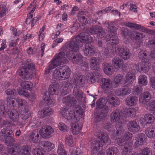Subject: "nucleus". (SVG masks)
<instances>
[{
    "mask_svg": "<svg viewBox=\"0 0 155 155\" xmlns=\"http://www.w3.org/2000/svg\"><path fill=\"white\" fill-rule=\"evenodd\" d=\"M65 142L68 145L72 146L73 143L72 136L69 135H67L65 138Z\"/></svg>",
    "mask_w": 155,
    "mask_h": 155,
    "instance_id": "obj_53",
    "label": "nucleus"
},
{
    "mask_svg": "<svg viewBox=\"0 0 155 155\" xmlns=\"http://www.w3.org/2000/svg\"><path fill=\"white\" fill-rule=\"evenodd\" d=\"M122 123L118 122L116 124V127L117 129L116 132L117 134H120L123 132L124 129L122 126Z\"/></svg>",
    "mask_w": 155,
    "mask_h": 155,
    "instance_id": "obj_48",
    "label": "nucleus"
},
{
    "mask_svg": "<svg viewBox=\"0 0 155 155\" xmlns=\"http://www.w3.org/2000/svg\"><path fill=\"white\" fill-rule=\"evenodd\" d=\"M121 110L124 114L128 116H131V114L133 113V110L130 108H123Z\"/></svg>",
    "mask_w": 155,
    "mask_h": 155,
    "instance_id": "obj_52",
    "label": "nucleus"
},
{
    "mask_svg": "<svg viewBox=\"0 0 155 155\" xmlns=\"http://www.w3.org/2000/svg\"><path fill=\"white\" fill-rule=\"evenodd\" d=\"M137 101L138 98L135 96L128 97L126 100L127 105L129 106H132L135 104Z\"/></svg>",
    "mask_w": 155,
    "mask_h": 155,
    "instance_id": "obj_31",
    "label": "nucleus"
},
{
    "mask_svg": "<svg viewBox=\"0 0 155 155\" xmlns=\"http://www.w3.org/2000/svg\"><path fill=\"white\" fill-rule=\"evenodd\" d=\"M120 25L122 26H125L130 28H134V29H147L143 27L141 25L137 24L135 23L127 22H121L120 23Z\"/></svg>",
    "mask_w": 155,
    "mask_h": 155,
    "instance_id": "obj_16",
    "label": "nucleus"
},
{
    "mask_svg": "<svg viewBox=\"0 0 155 155\" xmlns=\"http://www.w3.org/2000/svg\"><path fill=\"white\" fill-rule=\"evenodd\" d=\"M138 83L141 85H146L147 83V77L144 75L140 76L138 78Z\"/></svg>",
    "mask_w": 155,
    "mask_h": 155,
    "instance_id": "obj_37",
    "label": "nucleus"
},
{
    "mask_svg": "<svg viewBox=\"0 0 155 155\" xmlns=\"http://www.w3.org/2000/svg\"><path fill=\"white\" fill-rule=\"evenodd\" d=\"M43 146L45 147L46 150H51L54 147V145L53 143L46 141L44 142Z\"/></svg>",
    "mask_w": 155,
    "mask_h": 155,
    "instance_id": "obj_51",
    "label": "nucleus"
},
{
    "mask_svg": "<svg viewBox=\"0 0 155 155\" xmlns=\"http://www.w3.org/2000/svg\"><path fill=\"white\" fill-rule=\"evenodd\" d=\"M107 155H117L118 149L115 147H110L106 150Z\"/></svg>",
    "mask_w": 155,
    "mask_h": 155,
    "instance_id": "obj_38",
    "label": "nucleus"
},
{
    "mask_svg": "<svg viewBox=\"0 0 155 155\" xmlns=\"http://www.w3.org/2000/svg\"><path fill=\"white\" fill-rule=\"evenodd\" d=\"M131 92V90H130L129 88L127 86H124V87L122 88V95H128Z\"/></svg>",
    "mask_w": 155,
    "mask_h": 155,
    "instance_id": "obj_64",
    "label": "nucleus"
},
{
    "mask_svg": "<svg viewBox=\"0 0 155 155\" xmlns=\"http://www.w3.org/2000/svg\"><path fill=\"white\" fill-rule=\"evenodd\" d=\"M43 111L44 112V115L45 117L48 116L50 115L53 114V111H52L51 108L45 107L43 109Z\"/></svg>",
    "mask_w": 155,
    "mask_h": 155,
    "instance_id": "obj_61",
    "label": "nucleus"
},
{
    "mask_svg": "<svg viewBox=\"0 0 155 155\" xmlns=\"http://www.w3.org/2000/svg\"><path fill=\"white\" fill-rule=\"evenodd\" d=\"M16 100L15 98H13L11 97H8L6 99L7 103L10 106L14 107L15 106V101Z\"/></svg>",
    "mask_w": 155,
    "mask_h": 155,
    "instance_id": "obj_59",
    "label": "nucleus"
},
{
    "mask_svg": "<svg viewBox=\"0 0 155 155\" xmlns=\"http://www.w3.org/2000/svg\"><path fill=\"white\" fill-rule=\"evenodd\" d=\"M76 122L72 123L71 125V129L72 133L74 135L77 134H79L81 128L78 125L76 124Z\"/></svg>",
    "mask_w": 155,
    "mask_h": 155,
    "instance_id": "obj_35",
    "label": "nucleus"
},
{
    "mask_svg": "<svg viewBox=\"0 0 155 155\" xmlns=\"http://www.w3.org/2000/svg\"><path fill=\"white\" fill-rule=\"evenodd\" d=\"M74 51H70L67 52L66 53V56L70 60L72 61L73 57H74L75 55L74 54Z\"/></svg>",
    "mask_w": 155,
    "mask_h": 155,
    "instance_id": "obj_63",
    "label": "nucleus"
},
{
    "mask_svg": "<svg viewBox=\"0 0 155 155\" xmlns=\"http://www.w3.org/2000/svg\"><path fill=\"white\" fill-rule=\"evenodd\" d=\"M21 117L23 120L28 118L31 115L29 110L27 109L22 108L20 111Z\"/></svg>",
    "mask_w": 155,
    "mask_h": 155,
    "instance_id": "obj_33",
    "label": "nucleus"
},
{
    "mask_svg": "<svg viewBox=\"0 0 155 155\" xmlns=\"http://www.w3.org/2000/svg\"><path fill=\"white\" fill-rule=\"evenodd\" d=\"M119 53V56L125 60L129 59L130 58L131 53L129 49L117 47L116 50Z\"/></svg>",
    "mask_w": 155,
    "mask_h": 155,
    "instance_id": "obj_10",
    "label": "nucleus"
},
{
    "mask_svg": "<svg viewBox=\"0 0 155 155\" xmlns=\"http://www.w3.org/2000/svg\"><path fill=\"white\" fill-rule=\"evenodd\" d=\"M152 152L149 148H144L142 151L141 155H152Z\"/></svg>",
    "mask_w": 155,
    "mask_h": 155,
    "instance_id": "obj_58",
    "label": "nucleus"
},
{
    "mask_svg": "<svg viewBox=\"0 0 155 155\" xmlns=\"http://www.w3.org/2000/svg\"><path fill=\"white\" fill-rule=\"evenodd\" d=\"M23 65L18 70V73L22 78L30 80L32 77V70L35 68V66L32 61L28 60L24 62Z\"/></svg>",
    "mask_w": 155,
    "mask_h": 155,
    "instance_id": "obj_1",
    "label": "nucleus"
},
{
    "mask_svg": "<svg viewBox=\"0 0 155 155\" xmlns=\"http://www.w3.org/2000/svg\"><path fill=\"white\" fill-rule=\"evenodd\" d=\"M64 147L62 144H60L58 146L57 153L59 155H69L64 149Z\"/></svg>",
    "mask_w": 155,
    "mask_h": 155,
    "instance_id": "obj_43",
    "label": "nucleus"
},
{
    "mask_svg": "<svg viewBox=\"0 0 155 155\" xmlns=\"http://www.w3.org/2000/svg\"><path fill=\"white\" fill-rule=\"evenodd\" d=\"M31 147L28 145H24L22 147L21 154L20 155H29Z\"/></svg>",
    "mask_w": 155,
    "mask_h": 155,
    "instance_id": "obj_44",
    "label": "nucleus"
},
{
    "mask_svg": "<svg viewBox=\"0 0 155 155\" xmlns=\"http://www.w3.org/2000/svg\"><path fill=\"white\" fill-rule=\"evenodd\" d=\"M103 70L104 73L107 75H111L113 71V68H111L112 66L110 64L106 62L102 64Z\"/></svg>",
    "mask_w": 155,
    "mask_h": 155,
    "instance_id": "obj_24",
    "label": "nucleus"
},
{
    "mask_svg": "<svg viewBox=\"0 0 155 155\" xmlns=\"http://www.w3.org/2000/svg\"><path fill=\"white\" fill-rule=\"evenodd\" d=\"M151 98V95L149 92L146 91L141 94L139 98L140 103L145 104L148 102Z\"/></svg>",
    "mask_w": 155,
    "mask_h": 155,
    "instance_id": "obj_20",
    "label": "nucleus"
},
{
    "mask_svg": "<svg viewBox=\"0 0 155 155\" xmlns=\"http://www.w3.org/2000/svg\"><path fill=\"white\" fill-rule=\"evenodd\" d=\"M143 134L140 133L138 134L135 139L136 141L134 144V147L137 148L143 145L144 141H146L147 140V138Z\"/></svg>",
    "mask_w": 155,
    "mask_h": 155,
    "instance_id": "obj_11",
    "label": "nucleus"
},
{
    "mask_svg": "<svg viewBox=\"0 0 155 155\" xmlns=\"http://www.w3.org/2000/svg\"><path fill=\"white\" fill-rule=\"evenodd\" d=\"M53 128L50 126H44L39 131V133L41 137L44 138H50L51 134L53 133Z\"/></svg>",
    "mask_w": 155,
    "mask_h": 155,
    "instance_id": "obj_7",
    "label": "nucleus"
},
{
    "mask_svg": "<svg viewBox=\"0 0 155 155\" xmlns=\"http://www.w3.org/2000/svg\"><path fill=\"white\" fill-rule=\"evenodd\" d=\"M105 97L100 99L97 102V108H101L105 105L107 102Z\"/></svg>",
    "mask_w": 155,
    "mask_h": 155,
    "instance_id": "obj_40",
    "label": "nucleus"
},
{
    "mask_svg": "<svg viewBox=\"0 0 155 155\" xmlns=\"http://www.w3.org/2000/svg\"><path fill=\"white\" fill-rule=\"evenodd\" d=\"M83 47V51L86 56H91L94 55L95 53V50L93 46L91 45H85Z\"/></svg>",
    "mask_w": 155,
    "mask_h": 155,
    "instance_id": "obj_18",
    "label": "nucleus"
},
{
    "mask_svg": "<svg viewBox=\"0 0 155 155\" xmlns=\"http://www.w3.org/2000/svg\"><path fill=\"white\" fill-rule=\"evenodd\" d=\"M122 34L123 36H130L133 41L137 45H140L141 43V38L143 37L142 35L138 32L131 33L128 30H122Z\"/></svg>",
    "mask_w": 155,
    "mask_h": 155,
    "instance_id": "obj_3",
    "label": "nucleus"
},
{
    "mask_svg": "<svg viewBox=\"0 0 155 155\" xmlns=\"http://www.w3.org/2000/svg\"><path fill=\"white\" fill-rule=\"evenodd\" d=\"M73 94L80 101H81L82 99L84 98L83 97V92L80 89L79 87L77 86H75L74 87Z\"/></svg>",
    "mask_w": 155,
    "mask_h": 155,
    "instance_id": "obj_23",
    "label": "nucleus"
},
{
    "mask_svg": "<svg viewBox=\"0 0 155 155\" xmlns=\"http://www.w3.org/2000/svg\"><path fill=\"white\" fill-rule=\"evenodd\" d=\"M61 114L62 116L68 120H72L75 123L78 121L75 113L73 111H69L67 109L64 108L61 111Z\"/></svg>",
    "mask_w": 155,
    "mask_h": 155,
    "instance_id": "obj_5",
    "label": "nucleus"
},
{
    "mask_svg": "<svg viewBox=\"0 0 155 155\" xmlns=\"http://www.w3.org/2000/svg\"><path fill=\"white\" fill-rule=\"evenodd\" d=\"M6 111V105L4 103H0V113H2V116H5Z\"/></svg>",
    "mask_w": 155,
    "mask_h": 155,
    "instance_id": "obj_62",
    "label": "nucleus"
},
{
    "mask_svg": "<svg viewBox=\"0 0 155 155\" xmlns=\"http://www.w3.org/2000/svg\"><path fill=\"white\" fill-rule=\"evenodd\" d=\"M120 112L119 110H116L111 114L110 117L111 122L117 121L120 120L121 117Z\"/></svg>",
    "mask_w": 155,
    "mask_h": 155,
    "instance_id": "obj_25",
    "label": "nucleus"
},
{
    "mask_svg": "<svg viewBox=\"0 0 155 155\" xmlns=\"http://www.w3.org/2000/svg\"><path fill=\"white\" fill-rule=\"evenodd\" d=\"M104 127L106 130L110 131L111 130L112 125L111 123L107 120L103 122V123Z\"/></svg>",
    "mask_w": 155,
    "mask_h": 155,
    "instance_id": "obj_54",
    "label": "nucleus"
},
{
    "mask_svg": "<svg viewBox=\"0 0 155 155\" xmlns=\"http://www.w3.org/2000/svg\"><path fill=\"white\" fill-rule=\"evenodd\" d=\"M74 84L75 86L82 87L85 84V77L81 74L76 73L73 75Z\"/></svg>",
    "mask_w": 155,
    "mask_h": 155,
    "instance_id": "obj_6",
    "label": "nucleus"
},
{
    "mask_svg": "<svg viewBox=\"0 0 155 155\" xmlns=\"http://www.w3.org/2000/svg\"><path fill=\"white\" fill-rule=\"evenodd\" d=\"M114 30H110V32L111 34H107L106 36V39L107 41H110V42L108 43L109 45H110V48L109 49H112L113 48V45H116L119 43V40L117 39V37L115 35H112V32L114 33Z\"/></svg>",
    "mask_w": 155,
    "mask_h": 155,
    "instance_id": "obj_9",
    "label": "nucleus"
},
{
    "mask_svg": "<svg viewBox=\"0 0 155 155\" xmlns=\"http://www.w3.org/2000/svg\"><path fill=\"white\" fill-rule=\"evenodd\" d=\"M115 96L114 95H112L111 94H109L107 97H105L106 100V102L109 101L110 103L112 104L114 106H115V104H117L115 101L114 97Z\"/></svg>",
    "mask_w": 155,
    "mask_h": 155,
    "instance_id": "obj_45",
    "label": "nucleus"
},
{
    "mask_svg": "<svg viewBox=\"0 0 155 155\" xmlns=\"http://www.w3.org/2000/svg\"><path fill=\"white\" fill-rule=\"evenodd\" d=\"M63 102L69 107L72 105V104H76L77 101L74 97H71L69 96L65 97L63 100Z\"/></svg>",
    "mask_w": 155,
    "mask_h": 155,
    "instance_id": "obj_29",
    "label": "nucleus"
},
{
    "mask_svg": "<svg viewBox=\"0 0 155 155\" xmlns=\"http://www.w3.org/2000/svg\"><path fill=\"white\" fill-rule=\"evenodd\" d=\"M97 138L101 142L103 145L105 143L108 144L110 143V141L108 135L105 133L103 132H100L98 133L97 135Z\"/></svg>",
    "mask_w": 155,
    "mask_h": 155,
    "instance_id": "obj_12",
    "label": "nucleus"
},
{
    "mask_svg": "<svg viewBox=\"0 0 155 155\" xmlns=\"http://www.w3.org/2000/svg\"><path fill=\"white\" fill-rule=\"evenodd\" d=\"M103 144L101 143V142L97 138L95 141L92 142L91 146L93 147V151H96L99 149V148L103 146Z\"/></svg>",
    "mask_w": 155,
    "mask_h": 155,
    "instance_id": "obj_36",
    "label": "nucleus"
},
{
    "mask_svg": "<svg viewBox=\"0 0 155 155\" xmlns=\"http://www.w3.org/2000/svg\"><path fill=\"white\" fill-rule=\"evenodd\" d=\"M101 88L104 91L105 93L108 94L110 93L112 83L111 80L108 78H102L101 80Z\"/></svg>",
    "mask_w": 155,
    "mask_h": 155,
    "instance_id": "obj_8",
    "label": "nucleus"
},
{
    "mask_svg": "<svg viewBox=\"0 0 155 155\" xmlns=\"http://www.w3.org/2000/svg\"><path fill=\"white\" fill-rule=\"evenodd\" d=\"M72 61L74 63L78 64H81L82 63L83 57L79 54H76L73 57Z\"/></svg>",
    "mask_w": 155,
    "mask_h": 155,
    "instance_id": "obj_39",
    "label": "nucleus"
},
{
    "mask_svg": "<svg viewBox=\"0 0 155 155\" xmlns=\"http://www.w3.org/2000/svg\"><path fill=\"white\" fill-rule=\"evenodd\" d=\"M39 132L38 130L36 129L33 130L29 136L30 141L35 143H37L40 140V137L39 136Z\"/></svg>",
    "mask_w": 155,
    "mask_h": 155,
    "instance_id": "obj_14",
    "label": "nucleus"
},
{
    "mask_svg": "<svg viewBox=\"0 0 155 155\" xmlns=\"http://www.w3.org/2000/svg\"><path fill=\"white\" fill-rule=\"evenodd\" d=\"M112 65L117 70H119L122 68L124 65V61L118 57L114 58L112 60Z\"/></svg>",
    "mask_w": 155,
    "mask_h": 155,
    "instance_id": "obj_19",
    "label": "nucleus"
},
{
    "mask_svg": "<svg viewBox=\"0 0 155 155\" xmlns=\"http://www.w3.org/2000/svg\"><path fill=\"white\" fill-rule=\"evenodd\" d=\"M144 119L147 123L150 124L154 122V118L152 114H147L145 115Z\"/></svg>",
    "mask_w": 155,
    "mask_h": 155,
    "instance_id": "obj_41",
    "label": "nucleus"
},
{
    "mask_svg": "<svg viewBox=\"0 0 155 155\" xmlns=\"http://www.w3.org/2000/svg\"><path fill=\"white\" fill-rule=\"evenodd\" d=\"M105 25L107 27V29H118V27L115 22H108Z\"/></svg>",
    "mask_w": 155,
    "mask_h": 155,
    "instance_id": "obj_50",
    "label": "nucleus"
},
{
    "mask_svg": "<svg viewBox=\"0 0 155 155\" xmlns=\"http://www.w3.org/2000/svg\"><path fill=\"white\" fill-rule=\"evenodd\" d=\"M65 56V54L64 52H60L53 59L58 62L57 63H58V64L60 65L62 63H64L66 62V59Z\"/></svg>",
    "mask_w": 155,
    "mask_h": 155,
    "instance_id": "obj_26",
    "label": "nucleus"
},
{
    "mask_svg": "<svg viewBox=\"0 0 155 155\" xmlns=\"http://www.w3.org/2000/svg\"><path fill=\"white\" fill-rule=\"evenodd\" d=\"M9 114H8L9 115V118L14 122H16V121L18 120L19 118V114L18 112L15 109H12L10 111H8Z\"/></svg>",
    "mask_w": 155,
    "mask_h": 155,
    "instance_id": "obj_28",
    "label": "nucleus"
},
{
    "mask_svg": "<svg viewBox=\"0 0 155 155\" xmlns=\"http://www.w3.org/2000/svg\"><path fill=\"white\" fill-rule=\"evenodd\" d=\"M57 86L56 84L53 83L50 85L48 91L44 93L43 99L45 101H48L49 103H51L52 100L51 98L50 95L56 94L57 93Z\"/></svg>",
    "mask_w": 155,
    "mask_h": 155,
    "instance_id": "obj_4",
    "label": "nucleus"
},
{
    "mask_svg": "<svg viewBox=\"0 0 155 155\" xmlns=\"http://www.w3.org/2000/svg\"><path fill=\"white\" fill-rule=\"evenodd\" d=\"M13 136V131L8 127L2 128L0 130V140L5 143L11 144L14 143L15 140Z\"/></svg>",
    "mask_w": 155,
    "mask_h": 155,
    "instance_id": "obj_2",
    "label": "nucleus"
},
{
    "mask_svg": "<svg viewBox=\"0 0 155 155\" xmlns=\"http://www.w3.org/2000/svg\"><path fill=\"white\" fill-rule=\"evenodd\" d=\"M17 91L18 93L20 95L25 97H28L29 96V94L27 91L23 90L21 89H18Z\"/></svg>",
    "mask_w": 155,
    "mask_h": 155,
    "instance_id": "obj_55",
    "label": "nucleus"
},
{
    "mask_svg": "<svg viewBox=\"0 0 155 155\" xmlns=\"http://www.w3.org/2000/svg\"><path fill=\"white\" fill-rule=\"evenodd\" d=\"M86 12L79 11L77 14V18L78 21L82 24V25L88 23L87 18H86L87 14Z\"/></svg>",
    "mask_w": 155,
    "mask_h": 155,
    "instance_id": "obj_17",
    "label": "nucleus"
},
{
    "mask_svg": "<svg viewBox=\"0 0 155 155\" xmlns=\"http://www.w3.org/2000/svg\"><path fill=\"white\" fill-rule=\"evenodd\" d=\"M79 38L78 39L81 42L88 43L90 42V38L91 36L86 32H82L77 36Z\"/></svg>",
    "mask_w": 155,
    "mask_h": 155,
    "instance_id": "obj_22",
    "label": "nucleus"
},
{
    "mask_svg": "<svg viewBox=\"0 0 155 155\" xmlns=\"http://www.w3.org/2000/svg\"><path fill=\"white\" fill-rule=\"evenodd\" d=\"M138 56L142 62H149V59L148 56L144 50H141L140 51L138 54Z\"/></svg>",
    "mask_w": 155,
    "mask_h": 155,
    "instance_id": "obj_34",
    "label": "nucleus"
},
{
    "mask_svg": "<svg viewBox=\"0 0 155 155\" xmlns=\"http://www.w3.org/2000/svg\"><path fill=\"white\" fill-rule=\"evenodd\" d=\"M61 71L63 80L67 79L69 78L71 74V70L68 67L62 66Z\"/></svg>",
    "mask_w": 155,
    "mask_h": 155,
    "instance_id": "obj_15",
    "label": "nucleus"
},
{
    "mask_svg": "<svg viewBox=\"0 0 155 155\" xmlns=\"http://www.w3.org/2000/svg\"><path fill=\"white\" fill-rule=\"evenodd\" d=\"M79 37H76V38H73L71 41L68 44V47L69 49L75 51L77 49L80 45V42L79 41Z\"/></svg>",
    "mask_w": 155,
    "mask_h": 155,
    "instance_id": "obj_13",
    "label": "nucleus"
},
{
    "mask_svg": "<svg viewBox=\"0 0 155 155\" xmlns=\"http://www.w3.org/2000/svg\"><path fill=\"white\" fill-rule=\"evenodd\" d=\"M149 64L148 62H142L141 64V73H146L149 70Z\"/></svg>",
    "mask_w": 155,
    "mask_h": 155,
    "instance_id": "obj_42",
    "label": "nucleus"
},
{
    "mask_svg": "<svg viewBox=\"0 0 155 155\" xmlns=\"http://www.w3.org/2000/svg\"><path fill=\"white\" fill-rule=\"evenodd\" d=\"M21 85L23 89L27 90H29L32 88V84L31 82L28 81H25L22 82Z\"/></svg>",
    "mask_w": 155,
    "mask_h": 155,
    "instance_id": "obj_47",
    "label": "nucleus"
},
{
    "mask_svg": "<svg viewBox=\"0 0 155 155\" xmlns=\"http://www.w3.org/2000/svg\"><path fill=\"white\" fill-rule=\"evenodd\" d=\"M145 133L149 138H153L155 137V128L150 127L146 130Z\"/></svg>",
    "mask_w": 155,
    "mask_h": 155,
    "instance_id": "obj_32",
    "label": "nucleus"
},
{
    "mask_svg": "<svg viewBox=\"0 0 155 155\" xmlns=\"http://www.w3.org/2000/svg\"><path fill=\"white\" fill-rule=\"evenodd\" d=\"M123 79V76L121 74H119L116 76L114 79L116 86L117 87L120 84Z\"/></svg>",
    "mask_w": 155,
    "mask_h": 155,
    "instance_id": "obj_49",
    "label": "nucleus"
},
{
    "mask_svg": "<svg viewBox=\"0 0 155 155\" xmlns=\"http://www.w3.org/2000/svg\"><path fill=\"white\" fill-rule=\"evenodd\" d=\"M133 90L135 94H138L142 92V88L140 85H137L134 87Z\"/></svg>",
    "mask_w": 155,
    "mask_h": 155,
    "instance_id": "obj_60",
    "label": "nucleus"
},
{
    "mask_svg": "<svg viewBox=\"0 0 155 155\" xmlns=\"http://www.w3.org/2000/svg\"><path fill=\"white\" fill-rule=\"evenodd\" d=\"M135 79V77L130 74H128L125 78V83L126 85H129L133 82Z\"/></svg>",
    "mask_w": 155,
    "mask_h": 155,
    "instance_id": "obj_46",
    "label": "nucleus"
},
{
    "mask_svg": "<svg viewBox=\"0 0 155 155\" xmlns=\"http://www.w3.org/2000/svg\"><path fill=\"white\" fill-rule=\"evenodd\" d=\"M140 127L135 121L130 122L129 126V129L130 131L133 132H137L139 130Z\"/></svg>",
    "mask_w": 155,
    "mask_h": 155,
    "instance_id": "obj_27",
    "label": "nucleus"
},
{
    "mask_svg": "<svg viewBox=\"0 0 155 155\" xmlns=\"http://www.w3.org/2000/svg\"><path fill=\"white\" fill-rule=\"evenodd\" d=\"M90 63L93 70H98L99 69V64L97 61V58L92 57L90 59Z\"/></svg>",
    "mask_w": 155,
    "mask_h": 155,
    "instance_id": "obj_30",
    "label": "nucleus"
},
{
    "mask_svg": "<svg viewBox=\"0 0 155 155\" xmlns=\"http://www.w3.org/2000/svg\"><path fill=\"white\" fill-rule=\"evenodd\" d=\"M20 145L18 144H15L8 149L7 152L11 154L16 155L20 151Z\"/></svg>",
    "mask_w": 155,
    "mask_h": 155,
    "instance_id": "obj_21",
    "label": "nucleus"
},
{
    "mask_svg": "<svg viewBox=\"0 0 155 155\" xmlns=\"http://www.w3.org/2000/svg\"><path fill=\"white\" fill-rule=\"evenodd\" d=\"M16 101L19 107H24L26 104L27 103L26 101L25 100L18 97L16 99Z\"/></svg>",
    "mask_w": 155,
    "mask_h": 155,
    "instance_id": "obj_57",
    "label": "nucleus"
},
{
    "mask_svg": "<svg viewBox=\"0 0 155 155\" xmlns=\"http://www.w3.org/2000/svg\"><path fill=\"white\" fill-rule=\"evenodd\" d=\"M122 148L129 151H131L132 149V144L131 143L125 142L122 146Z\"/></svg>",
    "mask_w": 155,
    "mask_h": 155,
    "instance_id": "obj_56",
    "label": "nucleus"
}]
</instances>
